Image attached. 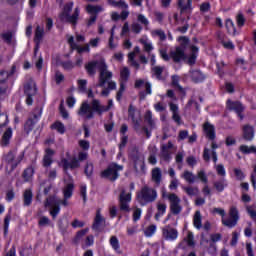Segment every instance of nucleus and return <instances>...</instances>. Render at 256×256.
I'll return each instance as SVG.
<instances>
[{"instance_id":"1","label":"nucleus","mask_w":256,"mask_h":256,"mask_svg":"<svg viewBox=\"0 0 256 256\" xmlns=\"http://www.w3.org/2000/svg\"><path fill=\"white\" fill-rule=\"evenodd\" d=\"M113 107V100H108V105H101V101L98 99H93L91 105L88 102H83L78 110V115L80 117H85L87 121L89 119H93L95 117V113L97 115H103V113H107V111L111 110Z\"/></svg>"},{"instance_id":"2","label":"nucleus","mask_w":256,"mask_h":256,"mask_svg":"<svg viewBox=\"0 0 256 256\" xmlns=\"http://www.w3.org/2000/svg\"><path fill=\"white\" fill-rule=\"evenodd\" d=\"M190 55L185 54V50L181 48H175L174 51H170V57L174 63H181V61H187L188 65H195L197 63V57H199V47L190 45Z\"/></svg>"},{"instance_id":"3","label":"nucleus","mask_w":256,"mask_h":256,"mask_svg":"<svg viewBox=\"0 0 256 256\" xmlns=\"http://www.w3.org/2000/svg\"><path fill=\"white\" fill-rule=\"evenodd\" d=\"M136 201L141 207H145V205H149V203H154V201H157V190L148 185L143 186L140 191L136 193Z\"/></svg>"},{"instance_id":"4","label":"nucleus","mask_w":256,"mask_h":256,"mask_svg":"<svg viewBox=\"0 0 256 256\" xmlns=\"http://www.w3.org/2000/svg\"><path fill=\"white\" fill-rule=\"evenodd\" d=\"M89 158V153L86 151H81L78 153V158L77 157H72L70 159V162L67 158H61L59 162V167H62L63 171H71L75 169H79L81 167V161H87Z\"/></svg>"},{"instance_id":"5","label":"nucleus","mask_w":256,"mask_h":256,"mask_svg":"<svg viewBox=\"0 0 256 256\" xmlns=\"http://www.w3.org/2000/svg\"><path fill=\"white\" fill-rule=\"evenodd\" d=\"M69 198H64L61 200L59 198H57V196L53 195L50 196L46 199L44 205L45 207H49L50 208V215L52 217V219H56L57 215H59V213H61V205H63V207H68L69 206V201H67Z\"/></svg>"},{"instance_id":"6","label":"nucleus","mask_w":256,"mask_h":256,"mask_svg":"<svg viewBox=\"0 0 256 256\" xmlns=\"http://www.w3.org/2000/svg\"><path fill=\"white\" fill-rule=\"evenodd\" d=\"M128 157L130 161H132L134 165V170L136 173H139V167L141 173H145L146 171V166H145V156L141 151H139V147L134 146L130 149Z\"/></svg>"},{"instance_id":"7","label":"nucleus","mask_w":256,"mask_h":256,"mask_svg":"<svg viewBox=\"0 0 256 256\" xmlns=\"http://www.w3.org/2000/svg\"><path fill=\"white\" fill-rule=\"evenodd\" d=\"M119 171H123V165L111 163L100 173V177L102 179H109L110 181H117L119 179Z\"/></svg>"},{"instance_id":"8","label":"nucleus","mask_w":256,"mask_h":256,"mask_svg":"<svg viewBox=\"0 0 256 256\" xmlns=\"http://www.w3.org/2000/svg\"><path fill=\"white\" fill-rule=\"evenodd\" d=\"M25 159V152H21L15 159V153L10 150L7 154L4 155V161L7 165H10V171H15L17 167L21 164V161Z\"/></svg>"},{"instance_id":"9","label":"nucleus","mask_w":256,"mask_h":256,"mask_svg":"<svg viewBox=\"0 0 256 256\" xmlns=\"http://www.w3.org/2000/svg\"><path fill=\"white\" fill-rule=\"evenodd\" d=\"M228 215V219H222V225L228 229H233L239 223V210L237 207L231 206Z\"/></svg>"},{"instance_id":"10","label":"nucleus","mask_w":256,"mask_h":256,"mask_svg":"<svg viewBox=\"0 0 256 256\" xmlns=\"http://www.w3.org/2000/svg\"><path fill=\"white\" fill-rule=\"evenodd\" d=\"M167 199L170 203V212L172 215H179L181 211H183V207L181 206V198L177 196L175 193H170L167 195Z\"/></svg>"},{"instance_id":"11","label":"nucleus","mask_w":256,"mask_h":256,"mask_svg":"<svg viewBox=\"0 0 256 256\" xmlns=\"http://www.w3.org/2000/svg\"><path fill=\"white\" fill-rule=\"evenodd\" d=\"M226 109H228V111H234V113H236V115L239 117L240 121H243V119H245V116H243L245 106H243V103H241V101H233L231 99H228L226 101Z\"/></svg>"},{"instance_id":"12","label":"nucleus","mask_w":256,"mask_h":256,"mask_svg":"<svg viewBox=\"0 0 256 256\" xmlns=\"http://www.w3.org/2000/svg\"><path fill=\"white\" fill-rule=\"evenodd\" d=\"M135 113H137V108L130 104L128 107V117L132 121L134 131L139 133L141 131V112H138V117L135 116Z\"/></svg>"},{"instance_id":"13","label":"nucleus","mask_w":256,"mask_h":256,"mask_svg":"<svg viewBox=\"0 0 256 256\" xmlns=\"http://www.w3.org/2000/svg\"><path fill=\"white\" fill-rule=\"evenodd\" d=\"M107 69H108L107 63H102L100 65L99 87H105V84L108 83L110 79H113V72Z\"/></svg>"},{"instance_id":"14","label":"nucleus","mask_w":256,"mask_h":256,"mask_svg":"<svg viewBox=\"0 0 256 256\" xmlns=\"http://www.w3.org/2000/svg\"><path fill=\"white\" fill-rule=\"evenodd\" d=\"M106 63L105 60H92L85 64V71L89 77L97 75V69L101 71V64Z\"/></svg>"},{"instance_id":"15","label":"nucleus","mask_w":256,"mask_h":256,"mask_svg":"<svg viewBox=\"0 0 256 256\" xmlns=\"http://www.w3.org/2000/svg\"><path fill=\"white\" fill-rule=\"evenodd\" d=\"M129 203H131V193L126 194L125 190H123L119 195L120 211L129 213V211H131V208L129 207Z\"/></svg>"},{"instance_id":"16","label":"nucleus","mask_w":256,"mask_h":256,"mask_svg":"<svg viewBox=\"0 0 256 256\" xmlns=\"http://www.w3.org/2000/svg\"><path fill=\"white\" fill-rule=\"evenodd\" d=\"M105 226V217L101 215V210L98 209L96 211V215L94 217V221L92 224V231L96 233H101L103 231V227Z\"/></svg>"},{"instance_id":"17","label":"nucleus","mask_w":256,"mask_h":256,"mask_svg":"<svg viewBox=\"0 0 256 256\" xmlns=\"http://www.w3.org/2000/svg\"><path fill=\"white\" fill-rule=\"evenodd\" d=\"M54 156H55V150H53L51 148L45 149V154L42 159V166L45 169H49V167H51L52 163H54V161H53Z\"/></svg>"},{"instance_id":"18","label":"nucleus","mask_w":256,"mask_h":256,"mask_svg":"<svg viewBox=\"0 0 256 256\" xmlns=\"http://www.w3.org/2000/svg\"><path fill=\"white\" fill-rule=\"evenodd\" d=\"M203 132L206 139H209V141H215V139L217 138V133L215 132V125L210 124L209 122H205L203 124Z\"/></svg>"},{"instance_id":"19","label":"nucleus","mask_w":256,"mask_h":256,"mask_svg":"<svg viewBox=\"0 0 256 256\" xmlns=\"http://www.w3.org/2000/svg\"><path fill=\"white\" fill-rule=\"evenodd\" d=\"M43 35H45V29L41 26H37L34 34V41L36 43L34 47V57H37V53L39 51V43L43 40Z\"/></svg>"},{"instance_id":"20","label":"nucleus","mask_w":256,"mask_h":256,"mask_svg":"<svg viewBox=\"0 0 256 256\" xmlns=\"http://www.w3.org/2000/svg\"><path fill=\"white\" fill-rule=\"evenodd\" d=\"M39 117H41V114H33V118H28L24 124V131L27 135L33 131L35 128V125H37V122L39 121Z\"/></svg>"},{"instance_id":"21","label":"nucleus","mask_w":256,"mask_h":256,"mask_svg":"<svg viewBox=\"0 0 256 256\" xmlns=\"http://www.w3.org/2000/svg\"><path fill=\"white\" fill-rule=\"evenodd\" d=\"M189 74L191 81L196 84L203 83V81L207 79V76H205V74H203L199 69H191Z\"/></svg>"},{"instance_id":"22","label":"nucleus","mask_w":256,"mask_h":256,"mask_svg":"<svg viewBox=\"0 0 256 256\" xmlns=\"http://www.w3.org/2000/svg\"><path fill=\"white\" fill-rule=\"evenodd\" d=\"M11 139H13V128L8 127L0 139V146L9 147L11 145Z\"/></svg>"},{"instance_id":"23","label":"nucleus","mask_w":256,"mask_h":256,"mask_svg":"<svg viewBox=\"0 0 256 256\" xmlns=\"http://www.w3.org/2000/svg\"><path fill=\"white\" fill-rule=\"evenodd\" d=\"M24 93L26 95V105H33V96L37 94V88H33L31 84H27L24 87Z\"/></svg>"},{"instance_id":"24","label":"nucleus","mask_w":256,"mask_h":256,"mask_svg":"<svg viewBox=\"0 0 256 256\" xmlns=\"http://www.w3.org/2000/svg\"><path fill=\"white\" fill-rule=\"evenodd\" d=\"M242 133L244 141H252L255 139V128L249 124L243 126Z\"/></svg>"},{"instance_id":"25","label":"nucleus","mask_w":256,"mask_h":256,"mask_svg":"<svg viewBox=\"0 0 256 256\" xmlns=\"http://www.w3.org/2000/svg\"><path fill=\"white\" fill-rule=\"evenodd\" d=\"M162 235L166 241H176L177 237H179V232L175 228H164Z\"/></svg>"},{"instance_id":"26","label":"nucleus","mask_w":256,"mask_h":256,"mask_svg":"<svg viewBox=\"0 0 256 256\" xmlns=\"http://www.w3.org/2000/svg\"><path fill=\"white\" fill-rule=\"evenodd\" d=\"M79 13V8H75L72 15L68 14V16H64V21H66V23H70L71 25H73V27H77V22L79 21Z\"/></svg>"},{"instance_id":"27","label":"nucleus","mask_w":256,"mask_h":256,"mask_svg":"<svg viewBox=\"0 0 256 256\" xmlns=\"http://www.w3.org/2000/svg\"><path fill=\"white\" fill-rule=\"evenodd\" d=\"M144 121L147 123L149 129H157V125L155 124V119H153V112L151 110H147L144 114Z\"/></svg>"},{"instance_id":"28","label":"nucleus","mask_w":256,"mask_h":256,"mask_svg":"<svg viewBox=\"0 0 256 256\" xmlns=\"http://www.w3.org/2000/svg\"><path fill=\"white\" fill-rule=\"evenodd\" d=\"M32 203H33V190L26 189L23 193V206L31 207Z\"/></svg>"},{"instance_id":"29","label":"nucleus","mask_w":256,"mask_h":256,"mask_svg":"<svg viewBox=\"0 0 256 256\" xmlns=\"http://www.w3.org/2000/svg\"><path fill=\"white\" fill-rule=\"evenodd\" d=\"M225 27L227 29L228 35H232L233 37L237 35V28L235 27V23L231 18L226 19Z\"/></svg>"},{"instance_id":"30","label":"nucleus","mask_w":256,"mask_h":256,"mask_svg":"<svg viewBox=\"0 0 256 256\" xmlns=\"http://www.w3.org/2000/svg\"><path fill=\"white\" fill-rule=\"evenodd\" d=\"M181 178L184 179L186 183H189V185H193V183L197 181V176H195L193 172L189 170H185L181 175Z\"/></svg>"},{"instance_id":"31","label":"nucleus","mask_w":256,"mask_h":256,"mask_svg":"<svg viewBox=\"0 0 256 256\" xmlns=\"http://www.w3.org/2000/svg\"><path fill=\"white\" fill-rule=\"evenodd\" d=\"M33 175H35V168L29 166L26 169H24L22 173V178L25 181V183H29V181L33 179Z\"/></svg>"},{"instance_id":"32","label":"nucleus","mask_w":256,"mask_h":256,"mask_svg":"<svg viewBox=\"0 0 256 256\" xmlns=\"http://www.w3.org/2000/svg\"><path fill=\"white\" fill-rule=\"evenodd\" d=\"M86 11H87V13H89V15H91V16L95 15L97 17V15H99V13H101V11H103V7L100 5L88 4L86 6Z\"/></svg>"},{"instance_id":"33","label":"nucleus","mask_w":256,"mask_h":256,"mask_svg":"<svg viewBox=\"0 0 256 256\" xmlns=\"http://www.w3.org/2000/svg\"><path fill=\"white\" fill-rule=\"evenodd\" d=\"M108 4L116 9H129V5L123 0H108Z\"/></svg>"},{"instance_id":"34","label":"nucleus","mask_w":256,"mask_h":256,"mask_svg":"<svg viewBox=\"0 0 256 256\" xmlns=\"http://www.w3.org/2000/svg\"><path fill=\"white\" fill-rule=\"evenodd\" d=\"M162 177H163V174L161 173V168L156 167L152 169V181L156 185H161Z\"/></svg>"},{"instance_id":"35","label":"nucleus","mask_w":256,"mask_h":256,"mask_svg":"<svg viewBox=\"0 0 256 256\" xmlns=\"http://www.w3.org/2000/svg\"><path fill=\"white\" fill-rule=\"evenodd\" d=\"M73 11V2H68L64 5L63 12L59 15L60 21H65V16H69Z\"/></svg>"},{"instance_id":"36","label":"nucleus","mask_w":256,"mask_h":256,"mask_svg":"<svg viewBox=\"0 0 256 256\" xmlns=\"http://www.w3.org/2000/svg\"><path fill=\"white\" fill-rule=\"evenodd\" d=\"M110 246L112 249L118 253V255H121V245L119 244V239L117 236H111L109 240Z\"/></svg>"},{"instance_id":"37","label":"nucleus","mask_w":256,"mask_h":256,"mask_svg":"<svg viewBox=\"0 0 256 256\" xmlns=\"http://www.w3.org/2000/svg\"><path fill=\"white\" fill-rule=\"evenodd\" d=\"M75 190V184L74 183H68L63 190V197L65 199H71L73 197V191Z\"/></svg>"},{"instance_id":"38","label":"nucleus","mask_w":256,"mask_h":256,"mask_svg":"<svg viewBox=\"0 0 256 256\" xmlns=\"http://www.w3.org/2000/svg\"><path fill=\"white\" fill-rule=\"evenodd\" d=\"M129 77H131V71L129 70V68L124 67L120 71V83L127 85V81H129Z\"/></svg>"},{"instance_id":"39","label":"nucleus","mask_w":256,"mask_h":256,"mask_svg":"<svg viewBox=\"0 0 256 256\" xmlns=\"http://www.w3.org/2000/svg\"><path fill=\"white\" fill-rule=\"evenodd\" d=\"M239 151L240 153H242L243 155H251V153H253L254 155H256V147L255 146H247L245 144L240 145L239 147Z\"/></svg>"},{"instance_id":"40","label":"nucleus","mask_w":256,"mask_h":256,"mask_svg":"<svg viewBox=\"0 0 256 256\" xmlns=\"http://www.w3.org/2000/svg\"><path fill=\"white\" fill-rule=\"evenodd\" d=\"M160 157L163 161H171V152L167 148V145H162L160 148Z\"/></svg>"},{"instance_id":"41","label":"nucleus","mask_w":256,"mask_h":256,"mask_svg":"<svg viewBox=\"0 0 256 256\" xmlns=\"http://www.w3.org/2000/svg\"><path fill=\"white\" fill-rule=\"evenodd\" d=\"M177 41H179L180 45L176 47L182 49V51H186L190 43L189 38L187 36H179Z\"/></svg>"},{"instance_id":"42","label":"nucleus","mask_w":256,"mask_h":256,"mask_svg":"<svg viewBox=\"0 0 256 256\" xmlns=\"http://www.w3.org/2000/svg\"><path fill=\"white\" fill-rule=\"evenodd\" d=\"M193 225L196 229H201L203 227L201 211H196L193 218Z\"/></svg>"},{"instance_id":"43","label":"nucleus","mask_w":256,"mask_h":256,"mask_svg":"<svg viewBox=\"0 0 256 256\" xmlns=\"http://www.w3.org/2000/svg\"><path fill=\"white\" fill-rule=\"evenodd\" d=\"M50 129H54L55 131H58L60 135L65 134V125L61 121H56L54 122L51 126Z\"/></svg>"},{"instance_id":"44","label":"nucleus","mask_w":256,"mask_h":256,"mask_svg":"<svg viewBox=\"0 0 256 256\" xmlns=\"http://www.w3.org/2000/svg\"><path fill=\"white\" fill-rule=\"evenodd\" d=\"M214 187L218 193H223L225 187H227V181L225 178H222L221 180L214 182Z\"/></svg>"},{"instance_id":"45","label":"nucleus","mask_w":256,"mask_h":256,"mask_svg":"<svg viewBox=\"0 0 256 256\" xmlns=\"http://www.w3.org/2000/svg\"><path fill=\"white\" fill-rule=\"evenodd\" d=\"M11 223V212L6 214L4 218V226H3V233L4 237H7L9 235V224Z\"/></svg>"},{"instance_id":"46","label":"nucleus","mask_w":256,"mask_h":256,"mask_svg":"<svg viewBox=\"0 0 256 256\" xmlns=\"http://www.w3.org/2000/svg\"><path fill=\"white\" fill-rule=\"evenodd\" d=\"M145 89H146V91L139 92L140 101H144V99L147 97V95H151V93H153V91L151 89V84L149 82L145 83Z\"/></svg>"},{"instance_id":"47","label":"nucleus","mask_w":256,"mask_h":256,"mask_svg":"<svg viewBox=\"0 0 256 256\" xmlns=\"http://www.w3.org/2000/svg\"><path fill=\"white\" fill-rule=\"evenodd\" d=\"M87 233H89V228H84L78 231L73 239V243L77 245V243H79V241H81V239H83Z\"/></svg>"},{"instance_id":"48","label":"nucleus","mask_w":256,"mask_h":256,"mask_svg":"<svg viewBox=\"0 0 256 256\" xmlns=\"http://www.w3.org/2000/svg\"><path fill=\"white\" fill-rule=\"evenodd\" d=\"M95 167L93 166V163L87 162L84 168V174L88 179H91L93 177V171Z\"/></svg>"},{"instance_id":"49","label":"nucleus","mask_w":256,"mask_h":256,"mask_svg":"<svg viewBox=\"0 0 256 256\" xmlns=\"http://www.w3.org/2000/svg\"><path fill=\"white\" fill-rule=\"evenodd\" d=\"M245 15H243V13H238L236 15V23H237V27H239V29H242V27H245Z\"/></svg>"},{"instance_id":"50","label":"nucleus","mask_w":256,"mask_h":256,"mask_svg":"<svg viewBox=\"0 0 256 256\" xmlns=\"http://www.w3.org/2000/svg\"><path fill=\"white\" fill-rule=\"evenodd\" d=\"M196 179H199L201 183H204V185H207V183H209V178L207 177L205 170H200L197 173Z\"/></svg>"},{"instance_id":"51","label":"nucleus","mask_w":256,"mask_h":256,"mask_svg":"<svg viewBox=\"0 0 256 256\" xmlns=\"http://www.w3.org/2000/svg\"><path fill=\"white\" fill-rule=\"evenodd\" d=\"M58 229H59L61 235H63V237H65V235H67V229H69V224L68 223L64 224L63 221L60 219L58 221Z\"/></svg>"},{"instance_id":"52","label":"nucleus","mask_w":256,"mask_h":256,"mask_svg":"<svg viewBox=\"0 0 256 256\" xmlns=\"http://www.w3.org/2000/svg\"><path fill=\"white\" fill-rule=\"evenodd\" d=\"M126 85L127 84L120 83V88L116 93V101H118V103H121V99H123V93H125Z\"/></svg>"},{"instance_id":"53","label":"nucleus","mask_w":256,"mask_h":256,"mask_svg":"<svg viewBox=\"0 0 256 256\" xmlns=\"http://www.w3.org/2000/svg\"><path fill=\"white\" fill-rule=\"evenodd\" d=\"M74 51H77L78 55H82V53H90L91 48L89 47V44H85V46L76 45Z\"/></svg>"},{"instance_id":"54","label":"nucleus","mask_w":256,"mask_h":256,"mask_svg":"<svg viewBox=\"0 0 256 256\" xmlns=\"http://www.w3.org/2000/svg\"><path fill=\"white\" fill-rule=\"evenodd\" d=\"M183 191H185V193L187 195H189V197H193V195H197V193H199V188L197 187H191V186H188V187H183Z\"/></svg>"},{"instance_id":"55","label":"nucleus","mask_w":256,"mask_h":256,"mask_svg":"<svg viewBox=\"0 0 256 256\" xmlns=\"http://www.w3.org/2000/svg\"><path fill=\"white\" fill-rule=\"evenodd\" d=\"M191 5H193V0H187L186 4H183V0L178 1V6L181 11H187V9H191Z\"/></svg>"},{"instance_id":"56","label":"nucleus","mask_w":256,"mask_h":256,"mask_svg":"<svg viewBox=\"0 0 256 256\" xmlns=\"http://www.w3.org/2000/svg\"><path fill=\"white\" fill-rule=\"evenodd\" d=\"M216 173L219 177H225L227 175V171L225 170V166L223 164H218L215 166Z\"/></svg>"},{"instance_id":"57","label":"nucleus","mask_w":256,"mask_h":256,"mask_svg":"<svg viewBox=\"0 0 256 256\" xmlns=\"http://www.w3.org/2000/svg\"><path fill=\"white\" fill-rule=\"evenodd\" d=\"M156 231H157V226L152 224L146 228L144 233H145L146 237H153V235H155Z\"/></svg>"},{"instance_id":"58","label":"nucleus","mask_w":256,"mask_h":256,"mask_svg":"<svg viewBox=\"0 0 256 256\" xmlns=\"http://www.w3.org/2000/svg\"><path fill=\"white\" fill-rule=\"evenodd\" d=\"M8 123L9 116H7L5 113H0V129H3V127H7Z\"/></svg>"},{"instance_id":"59","label":"nucleus","mask_w":256,"mask_h":256,"mask_svg":"<svg viewBox=\"0 0 256 256\" xmlns=\"http://www.w3.org/2000/svg\"><path fill=\"white\" fill-rule=\"evenodd\" d=\"M153 35H156V37H159L160 41H166L167 35L165 34V31L161 29H156L152 32Z\"/></svg>"},{"instance_id":"60","label":"nucleus","mask_w":256,"mask_h":256,"mask_svg":"<svg viewBox=\"0 0 256 256\" xmlns=\"http://www.w3.org/2000/svg\"><path fill=\"white\" fill-rule=\"evenodd\" d=\"M78 145L82 151H88L91 147V143L87 140H79Z\"/></svg>"},{"instance_id":"61","label":"nucleus","mask_w":256,"mask_h":256,"mask_svg":"<svg viewBox=\"0 0 256 256\" xmlns=\"http://www.w3.org/2000/svg\"><path fill=\"white\" fill-rule=\"evenodd\" d=\"M152 72L154 73L155 77L157 79H161L162 75H163V67L161 66H154L152 68Z\"/></svg>"},{"instance_id":"62","label":"nucleus","mask_w":256,"mask_h":256,"mask_svg":"<svg viewBox=\"0 0 256 256\" xmlns=\"http://www.w3.org/2000/svg\"><path fill=\"white\" fill-rule=\"evenodd\" d=\"M234 175H235L237 181H243L245 179V173L243 172V170H241L239 168L234 169Z\"/></svg>"},{"instance_id":"63","label":"nucleus","mask_w":256,"mask_h":256,"mask_svg":"<svg viewBox=\"0 0 256 256\" xmlns=\"http://www.w3.org/2000/svg\"><path fill=\"white\" fill-rule=\"evenodd\" d=\"M78 83V89L79 91H81L82 93H85V91H87V80L86 79H80L77 81Z\"/></svg>"},{"instance_id":"64","label":"nucleus","mask_w":256,"mask_h":256,"mask_svg":"<svg viewBox=\"0 0 256 256\" xmlns=\"http://www.w3.org/2000/svg\"><path fill=\"white\" fill-rule=\"evenodd\" d=\"M172 87H177L179 91H183V86L179 84V76L177 75L172 76Z\"/></svg>"}]
</instances>
